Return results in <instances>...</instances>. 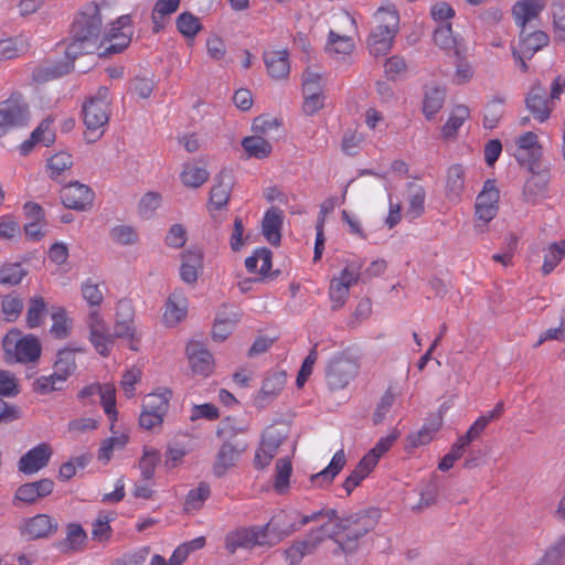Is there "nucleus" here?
I'll list each match as a JSON object with an SVG mask.
<instances>
[{
  "instance_id": "1",
  "label": "nucleus",
  "mask_w": 565,
  "mask_h": 565,
  "mask_svg": "<svg viewBox=\"0 0 565 565\" xmlns=\"http://www.w3.org/2000/svg\"><path fill=\"white\" fill-rule=\"evenodd\" d=\"M103 17L96 3H88L76 17L72 29V41L65 50L66 58L74 62L79 55L98 53L102 43Z\"/></svg>"
},
{
  "instance_id": "2",
  "label": "nucleus",
  "mask_w": 565,
  "mask_h": 565,
  "mask_svg": "<svg viewBox=\"0 0 565 565\" xmlns=\"http://www.w3.org/2000/svg\"><path fill=\"white\" fill-rule=\"evenodd\" d=\"M380 518L377 509H366L340 519L334 511L335 543L344 552H353L358 541L373 530Z\"/></svg>"
},
{
  "instance_id": "3",
  "label": "nucleus",
  "mask_w": 565,
  "mask_h": 565,
  "mask_svg": "<svg viewBox=\"0 0 565 565\" xmlns=\"http://www.w3.org/2000/svg\"><path fill=\"white\" fill-rule=\"evenodd\" d=\"M376 25L369 36V49L374 56L388 53L398 31L399 15L393 6L381 7L375 12Z\"/></svg>"
},
{
  "instance_id": "4",
  "label": "nucleus",
  "mask_w": 565,
  "mask_h": 565,
  "mask_svg": "<svg viewBox=\"0 0 565 565\" xmlns=\"http://www.w3.org/2000/svg\"><path fill=\"white\" fill-rule=\"evenodd\" d=\"M110 115L109 89L99 87L96 94L83 105V117L86 126L85 138L88 142L96 141L104 134Z\"/></svg>"
},
{
  "instance_id": "5",
  "label": "nucleus",
  "mask_w": 565,
  "mask_h": 565,
  "mask_svg": "<svg viewBox=\"0 0 565 565\" xmlns=\"http://www.w3.org/2000/svg\"><path fill=\"white\" fill-rule=\"evenodd\" d=\"M82 347H66L58 350L54 371L49 376H41L34 382L38 393L45 394L62 388V384L76 371V353H84Z\"/></svg>"
},
{
  "instance_id": "6",
  "label": "nucleus",
  "mask_w": 565,
  "mask_h": 565,
  "mask_svg": "<svg viewBox=\"0 0 565 565\" xmlns=\"http://www.w3.org/2000/svg\"><path fill=\"white\" fill-rule=\"evenodd\" d=\"M321 515V512L301 514L295 509L280 511L265 525L271 545L277 544L284 537L299 531L312 521L319 520Z\"/></svg>"
},
{
  "instance_id": "7",
  "label": "nucleus",
  "mask_w": 565,
  "mask_h": 565,
  "mask_svg": "<svg viewBox=\"0 0 565 565\" xmlns=\"http://www.w3.org/2000/svg\"><path fill=\"white\" fill-rule=\"evenodd\" d=\"M8 361L34 362L41 354V344L33 335L21 338L18 330L10 331L2 341Z\"/></svg>"
},
{
  "instance_id": "8",
  "label": "nucleus",
  "mask_w": 565,
  "mask_h": 565,
  "mask_svg": "<svg viewBox=\"0 0 565 565\" xmlns=\"http://www.w3.org/2000/svg\"><path fill=\"white\" fill-rule=\"evenodd\" d=\"M358 361L344 354L332 358L326 367V381L330 390L345 388L359 374Z\"/></svg>"
},
{
  "instance_id": "9",
  "label": "nucleus",
  "mask_w": 565,
  "mask_h": 565,
  "mask_svg": "<svg viewBox=\"0 0 565 565\" xmlns=\"http://www.w3.org/2000/svg\"><path fill=\"white\" fill-rule=\"evenodd\" d=\"M323 88V75L308 67L302 74V110L306 115L312 116L323 108L326 99Z\"/></svg>"
},
{
  "instance_id": "10",
  "label": "nucleus",
  "mask_w": 565,
  "mask_h": 565,
  "mask_svg": "<svg viewBox=\"0 0 565 565\" xmlns=\"http://www.w3.org/2000/svg\"><path fill=\"white\" fill-rule=\"evenodd\" d=\"M131 19L129 15L119 17L106 31L102 39L99 56L122 52L131 42Z\"/></svg>"
},
{
  "instance_id": "11",
  "label": "nucleus",
  "mask_w": 565,
  "mask_h": 565,
  "mask_svg": "<svg viewBox=\"0 0 565 565\" xmlns=\"http://www.w3.org/2000/svg\"><path fill=\"white\" fill-rule=\"evenodd\" d=\"M29 120L28 104L20 95H12L0 103V138L9 130L26 125Z\"/></svg>"
},
{
  "instance_id": "12",
  "label": "nucleus",
  "mask_w": 565,
  "mask_h": 565,
  "mask_svg": "<svg viewBox=\"0 0 565 565\" xmlns=\"http://www.w3.org/2000/svg\"><path fill=\"white\" fill-rule=\"evenodd\" d=\"M88 340L94 349L102 355L108 356L114 347V335L100 316L98 309H90L86 318Z\"/></svg>"
},
{
  "instance_id": "13",
  "label": "nucleus",
  "mask_w": 565,
  "mask_h": 565,
  "mask_svg": "<svg viewBox=\"0 0 565 565\" xmlns=\"http://www.w3.org/2000/svg\"><path fill=\"white\" fill-rule=\"evenodd\" d=\"M286 437L287 429L282 425L269 426L265 429L254 459L257 469H265L270 465Z\"/></svg>"
},
{
  "instance_id": "14",
  "label": "nucleus",
  "mask_w": 565,
  "mask_h": 565,
  "mask_svg": "<svg viewBox=\"0 0 565 565\" xmlns=\"http://www.w3.org/2000/svg\"><path fill=\"white\" fill-rule=\"evenodd\" d=\"M247 448L248 444L244 440L223 441L214 458L212 467L214 476L222 478L235 468Z\"/></svg>"
},
{
  "instance_id": "15",
  "label": "nucleus",
  "mask_w": 565,
  "mask_h": 565,
  "mask_svg": "<svg viewBox=\"0 0 565 565\" xmlns=\"http://www.w3.org/2000/svg\"><path fill=\"white\" fill-rule=\"evenodd\" d=\"M134 311L128 301H119L117 305L116 320L114 323V340L124 339L128 347L137 351L140 337L134 324Z\"/></svg>"
},
{
  "instance_id": "16",
  "label": "nucleus",
  "mask_w": 565,
  "mask_h": 565,
  "mask_svg": "<svg viewBox=\"0 0 565 565\" xmlns=\"http://www.w3.org/2000/svg\"><path fill=\"white\" fill-rule=\"evenodd\" d=\"M256 545H271L266 527L238 529L230 532L225 539V548L234 554L239 548H252Z\"/></svg>"
},
{
  "instance_id": "17",
  "label": "nucleus",
  "mask_w": 565,
  "mask_h": 565,
  "mask_svg": "<svg viewBox=\"0 0 565 565\" xmlns=\"http://www.w3.org/2000/svg\"><path fill=\"white\" fill-rule=\"evenodd\" d=\"M498 201L499 190L497 189L494 182L487 181L476 200L475 207L477 216V230L482 231V225L494 218L498 212Z\"/></svg>"
},
{
  "instance_id": "18",
  "label": "nucleus",
  "mask_w": 565,
  "mask_h": 565,
  "mask_svg": "<svg viewBox=\"0 0 565 565\" xmlns=\"http://www.w3.org/2000/svg\"><path fill=\"white\" fill-rule=\"evenodd\" d=\"M61 200L67 209L86 211L93 205L94 192L88 185L75 181L63 186Z\"/></svg>"
},
{
  "instance_id": "19",
  "label": "nucleus",
  "mask_w": 565,
  "mask_h": 565,
  "mask_svg": "<svg viewBox=\"0 0 565 565\" xmlns=\"http://www.w3.org/2000/svg\"><path fill=\"white\" fill-rule=\"evenodd\" d=\"M514 143V157L521 164L532 168L542 156L537 135L532 131L520 135L515 138Z\"/></svg>"
},
{
  "instance_id": "20",
  "label": "nucleus",
  "mask_w": 565,
  "mask_h": 565,
  "mask_svg": "<svg viewBox=\"0 0 565 565\" xmlns=\"http://www.w3.org/2000/svg\"><path fill=\"white\" fill-rule=\"evenodd\" d=\"M232 177L230 172L222 171L216 178L215 183L210 191L207 209L211 215L216 220L217 213L225 210L231 196Z\"/></svg>"
},
{
  "instance_id": "21",
  "label": "nucleus",
  "mask_w": 565,
  "mask_h": 565,
  "mask_svg": "<svg viewBox=\"0 0 565 565\" xmlns=\"http://www.w3.org/2000/svg\"><path fill=\"white\" fill-rule=\"evenodd\" d=\"M525 104L527 110L539 122H545L554 109V103L546 98L545 87L541 83L534 84L526 98Z\"/></svg>"
},
{
  "instance_id": "22",
  "label": "nucleus",
  "mask_w": 565,
  "mask_h": 565,
  "mask_svg": "<svg viewBox=\"0 0 565 565\" xmlns=\"http://www.w3.org/2000/svg\"><path fill=\"white\" fill-rule=\"evenodd\" d=\"M52 455L51 446L46 443H41L20 458L18 469L24 475H34L47 466Z\"/></svg>"
},
{
  "instance_id": "23",
  "label": "nucleus",
  "mask_w": 565,
  "mask_h": 565,
  "mask_svg": "<svg viewBox=\"0 0 565 565\" xmlns=\"http://www.w3.org/2000/svg\"><path fill=\"white\" fill-rule=\"evenodd\" d=\"M319 512L322 515L316 522L320 525L307 535L303 542L310 547L313 553L320 544H322L327 539H331L335 542V532L337 525L334 524V510H320Z\"/></svg>"
},
{
  "instance_id": "24",
  "label": "nucleus",
  "mask_w": 565,
  "mask_h": 565,
  "mask_svg": "<svg viewBox=\"0 0 565 565\" xmlns=\"http://www.w3.org/2000/svg\"><path fill=\"white\" fill-rule=\"evenodd\" d=\"M57 521L49 514H36L26 519L21 527V533L30 540H39L53 535L57 531Z\"/></svg>"
},
{
  "instance_id": "25",
  "label": "nucleus",
  "mask_w": 565,
  "mask_h": 565,
  "mask_svg": "<svg viewBox=\"0 0 565 565\" xmlns=\"http://www.w3.org/2000/svg\"><path fill=\"white\" fill-rule=\"evenodd\" d=\"M186 353L191 371L194 375L206 377L213 372V356L201 343H189Z\"/></svg>"
},
{
  "instance_id": "26",
  "label": "nucleus",
  "mask_w": 565,
  "mask_h": 565,
  "mask_svg": "<svg viewBox=\"0 0 565 565\" xmlns=\"http://www.w3.org/2000/svg\"><path fill=\"white\" fill-rule=\"evenodd\" d=\"M79 398H92L98 396L104 412L111 419L115 420L117 416L115 404V386L111 384L100 385L98 383L85 386L78 394Z\"/></svg>"
},
{
  "instance_id": "27",
  "label": "nucleus",
  "mask_w": 565,
  "mask_h": 565,
  "mask_svg": "<svg viewBox=\"0 0 565 565\" xmlns=\"http://www.w3.org/2000/svg\"><path fill=\"white\" fill-rule=\"evenodd\" d=\"M186 313L188 299L182 290L175 289L166 301L163 322L167 327H175L185 319Z\"/></svg>"
},
{
  "instance_id": "28",
  "label": "nucleus",
  "mask_w": 565,
  "mask_h": 565,
  "mask_svg": "<svg viewBox=\"0 0 565 565\" xmlns=\"http://www.w3.org/2000/svg\"><path fill=\"white\" fill-rule=\"evenodd\" d=\"M53 489L54 482L49 478H44L34 482H28L17 489L14 501L32 504L39 499L51 494Z\"/></svg>"
},
{
  "instance_id": "29",
  "label": "nucleus",
  "mask_w": 565,
  "mask_h": 565,
  "mask_svg": "<svg viewBox=\"0 0 565 565\" xmlns=\"http://www.w3.org/2000/svg\"><path fill=\"white\" fill-rule=\"evenodd\" d=\"M241 319V315L233 308H224L218 311L213 326L212 337L215 341L222 342L234 331Z\"/></svg>"
},
{
  "instance_id": "30",
  "label": "nucleus",
  "mask_w": 565,
  "mask_h": 565,
  "mask_svg": "<svg viewBox=\"0 0 565 565\" xmlns=\"http://www.w3.org/2000/svg\"><path fill=\"white\" fill-rule=\"evenodd\" d=\"M264 61L268 74L275 79L287 78L290 72L288 52L286 50H270L265 52Z\"/></svg>"
},
{
  "instance_id": "31",
  "label": "nucleus",
  "mask_w": 565,
  "mask_h": 565,
  "mask_svg": "<svg viewBox=\"0 0 565 565\" xmlns=\"http://www.w3.org/2000/svg\"><path fill=\"white\" fill-rule=\"evenodd\" d=\"M284 214L282 211L278 207H270L262 223V232L268 243L274 246H278L280 244L281 234L280 230L282 226Z\"/></svg>"
},
{
  "instance_id": "32",
  "label": "nucleus",
  "mask_w": 565,
  "mask_h": 565,
  "mask_svg": "<svg viewBox=\"0 0 565 565\" xmlns=\"http://www.w3.org/2000/svg\"><path fill=\"white\" fill-rule=\"evenodd\" d=\"M355 49L352 38L329 32L326 50L330 56L337 61H347Z\"/></svg>"
},
{
  "instance_id": "33",
  "label": "nucleus",
  "mask_w": 565,
  "mask_h": 565,
  "mask_svg": "<svg viewBox=\"0 0 565 565\" xmlns=\"http://www.w3.org/2000/svg\"><path fill=\"white\" fill-rule=\"evenodd\" d=\"M544 3L541 0H521L513 6V17L521 30H526V24L537 19Z\"/></svg>"
},
{
  "instance_id": "34",
  "label": "nucleus",
  "mask_w": 565,
  "mask_h": 565,
  "mask_svg": "<svg viewBox=\"0 0 565 565\" xmlns=\"http://www.w3.org/2000/svg\"><path fill=\"white\" fill-rule=\"evenodd\" d=\"M181 0H157L152 12V30L154 33L162 31L168 24L170 17L179 9Z\"/></svg>"
},
{
  "instance_id": "35",
  "label": "nucleus",
  "mask_w": 565,
  "mask_h": 565,
  "mask_svg": "<svg viewBox=\"0 0 565 565\" xmlns=\"http://www.w3.org/2000/svg\"><path fill=\"white\" fill-rule=\"evenodd\" d=\"M203 267V254L200 250H186L182 255L180 267L181 279L186 284H194Z\"/></svg>"
},
{
  "instance_id": "36",
  "label": "nucleus",
  "mask_w": 565,
  "mask_h": 565,
  "mask_svg": "<svg viewBox=\"0 0 565 565\" xmlns=\"http://www.w3.org/2000/svg\"><path fill=\"white\" fill-rule=\"evenodd\" d=\"M446 90L438 85L426 86L423 98V113L427 120H431L443 108Z\"/></svg>"
},
{
  "instance_id": "37",
  "label": "nucleus",
  "mask_w": 565,
  "mask_h": 565,
  "mask_svg": "<svg viewBox=\"0 0 565 565\" xmlns=\"http://www.w3.org/2000/svg\"><path fill=\"white\" fill-rule=\"evenodd\" d=\"M548 35L543 31L527 32L521 30L519 50L525 57H532L537 51L548 43Z\"/></svg>"
},
{
  "instance_id": "38",
  "label": "nucleus",
  "mask_w": 565,
  "mask_h": 565,
  "mask_svg": "<svg viewBox=\"0 0 565 565\" xmlns=\"http://www.w3.org/2000/svg\"><path fill=\"white\" fill-rule=\"evenodd\" d=\"M434 43L448 54H460V41L454 34L451 24L437 25L434 31Z\"/></svg>"
},
{
  "instance_id": "39",
  "label": "nucleus",
  "mask_w": 565,
  "mask_h": 565,
  "mask_svg": "<svg viewBox=\"0 0 565 565\" xmlns=\"http://www.w3.org/2000/svg\"><path fill=\"white\" fill-rule=\"evenodd\" d=\"M30 47L28 36L20 34L17 36L0 40V61L15 58L25 53Z\"/></svg>"
},
{
  "instance_id": "40",
  "label": "nucleus",
  "mask_w": 565,
  "mask_h": 565,
  "mask_svg": "<svg viewBox=\"0 0 565 565\" xmlns=\"http://www.w3.org/2000/svg\"><path fill=\"white\" fill-rule=\"evenodd\" d=\"M52 121L50 119L43 120L39 127L31 134L29 140L21 145V152L26 154L31 151L34 145L42 143L49 147L55 140L54 131L51 129Z\"/></svg>"
},
{
  "instance_id": "41",
  "label": "nucleus",
  "mask_w": 565,
  "mask_h": 565,
  "mask_svg": "<svg viewBox=\"0 0 565 565\" xmlns=\"http://www.w3.org/2000/svg\"><path fill=\"white\" fill-rule=\"evenodd\" d=\"M443 425L440 416H433L424 426L416 433L408 436L409 446L417 448L427 445L431 441L434 435L439 430Z\"/></svg>"
},
{
  "instance_id": "42",
  "label": "nucleus",
  "mask_w": 565,
  "mask_h": 565,
  "mask_svg": "<svg viewBox=\"0 0 565 565\" xmlns=\"http://www.w3.org/2000/svg\"><path fill=\"white\" fill-rule=\"evenodd\" d=\"M210 177L209 171L196 162H186L180 174L182 183L186 188H200Z\"/></svg>"
},
{
  "instance_id": "43",
  "label": "nucleus",
  "mask_w": 565,
  "mask_h": 565,
  "mask_svg": "<svg viewBox=\"0 0 565 565\" xmlns=\"http://www.w3.org/2000/svg\"><path fill=\"white\" fill-rule=\"evenodd\" d=\"M347 462L345 454L343 449L338 450L331 462L327 468L311 477V481L319 486L329 484L335 478V476L342 470Z\"/></svg>"
},
{
  "instance_id": "44",
  "label": "nucleus",
  "mask_w": 565,
  "mask_h": 565,
  "mask_svg": "<svg viewBox=\"0 0 565 565\" xmlns=\"http://www.w3.org/2000/svg\"><path fill=\"white\" fill-rule=\"evenodd\" d=\"M273 254L267 248H258L254 254L246 258L245 266L249 273H257L262 277H267L271 268Z\"/></svg>"
},
{
  "instance_id": "45",
  "label": "nucleus",
  "mask_w": 565,
  "mask_h": 565,
  "mask_svg": "<svg viewBox=\"0 0 565 565\" xmlns=\"http://www.w3.org/2000/svg\"><path fill=\"white\" fill-rule=\"evenodd\" d=\"M407 210L406 215L411 218L420 216L425 210L426 193L424 188L417 183H408L407 185Z\"/></svg>"
},
{
  "instance_id": "46",
  "label": "nucleus",
  "mask_w": 565,
  "mask_h": 565,
  "mask_svg": "<svg viewBox=\"0 0 565 565\" xmlns=\"http://www.w3.org/2000/svg\"><path fill=\"white\" fill-rule=\"evenodd\" d=\"M465 188V171L459 164L449 168L446 182V195L450 201L459 200Z\"/></svg>"
},
{
  "instance_id": "47",
  "label": "nucleus",
  "mask_w": 565,
  "mask_h": 565,
  "mask_svg": "<svg viewBox=\"0 0 565 565\" xmlns=\"http://www.w3.org/2000/svg\"><path fill=\"white\" fill-rule=\"evenodd\" d=\"M171 395L172 393L168 388H160L153 393L148 394L143 398L142 407L150 412L166 416Z\"/></svg>"
},
{
  "instance_id": "48",
  "label": "nucleus",
  "mask_w": 565,
  "mask_h": 565,
  "mask_svg": "<svg viewBox=\"0 0 565 565\" xmlns=\"http://www.w3.org/2000/svg\"><path fill=\"white\" fill-rule=\"evenodd\" d=\"M242 147L248 157L267 158L273 150L271 145L262 136L254 135L243 139Z\"/></svg>"
},
{
  "instance_id": "49",
  "label": "nucleus",
  "mask_w": 565,
  "mask_h": 565,
  "mask_svg": "<svg viewBox=\"0 0 565 565\" xmlns=\"http://www.w3.org/2000/svg\"><path fill=\"white\" fill-rule=\"evenodd\" d=\"M128 440L129 437L127 434L113 431V436L102 441L98 450V460L105 463L108 462L113 457V452L125 448Z\"/></svg>"
},
{
  "instance_id": "50",
  "label": "nucleus",
  "mask_w": 565,
  "mask_h": 565,
  "mask_svg": "<svg viewBox=\"0 0 565 565\" xmlns=\"http://www.w3.org/2000/svg\"><path fill=\"white\" fill-rule=\"evenodd\" d=\"M72 328L73 321L64 309L58 308L52 313L50 333L53 338L58 340L66 339L71 334Z\"/></svg>"
},
{
  "instance_id": "51",
  "label": "nucleus",
  "mask_w": 565,
  "mask_h": 565,
  "mask_svg": "<svg viewBox=\"0 0 565 565\" xmlns=\"http://www.w3.org/2000/svg\"><path fill=\"white\" fill-rule=\"evenodd\" d=\"M373 469L372 460L362 458L355 469L343 482L342 487L347 495L351 494V492L371 473Z\"/></svg>"
},
{
  "instance_id": "52",
  "label": "nucleus",
  "mask_w": 565,
  "mask_h": 565,
  "mask_svg": "<svg viewBox=\"0 0 565 565\" xmlns=\"http://www.w3.org/2000/svg\"><path fill=\"white\" fill-rule=\"evenodd\" d=\"M469 108L465 105H457L451 110L447 122L443 126L441 132L445 138H450L456 135L458 129L469 117Z\"/></svg>"
},
{
  "instance_id": "53",
  "label": "nucleus",
  "mask_w": 565,
  "mask_h": 565,
  "mask_svg": "<svg viewBox=\"0 0 565 565\" xmlns=\"http://www.w3.org/2000/svg\"><path fill=\"white\" fill-rule=\"evenodd\" d=\"M292 467L288 458H280L276 462L274 489L279 494H285L289 489V479Z\"/></svg>"
},
{
  "instance_id": "54",
  "label": "nucleus",
  "mask_w": 565,
  "mask_h": 565,
  "mask_svg": "<svg viewBox=\"0 0 565 565\" xmlns=\"http://www.w3.org/2000/svg\"><path fill=\"white\" fill-rule=\"evenodd\" d=\"M565 257V239L559 243L551 244L544 253V262L542 266V273L544 275L551 274L555 267Z\"/></svg>"
},
{
  "instance_id": "55",
  "label": "nucleus",
  "mask_w": 565,
  "mask_h": 565,
  "mask_svg": "<svg viewBox=\"0 0 565 565\" xmlns=\"http://www.w3.org/2000/svg\"><path fill=\"white\" fill-rule=\"evenodd\" d=\"M247 429L248 426L245 423L238 422L232 417H226L218 424L216 436L223 439V441L233 440L235 436L246 433Z\"/></svg>"
},
{
  "instance_id": "56",
  "label": "nucleus",
  "mask_w": 565,
  "mask_h": 565,
  "mask_svg": "<svg viewBox=\"0 0 565 565\" xmlns=\"http://www.w3.org/2000/svg\"><path fill=\"white\" fill-rule=\"evenodd\" d=\"M46 315V302L42 297H33L29 301V307L26 311V324L29 328L33 329L43 322V319Z\"/></svg>"
},
{
  "instance_id": "57",
  "label": "nucleus",
  "mask_w": 565,
  "mask_h": 565,
  "mask_svg": "<svg viewBox=\"0 0 565 565\" xmlns=\"http://www.w3.org/2000/svg\"><path fill=\"white\" fill-rule=\"evenodd\" d=\"M210 492L209 484L203 482L195 489L190 490L184 501V510L186 512L200 510L210 497Z\"/></svg>"
},
{
  "instance_id": "58",
  "label": "nucleus",
  "mask_w": 565,
  "mask_h": 565,
  "mask_svg": "<svg viewBox=\"0 0 565 565\" xmlns=\"http://www.w3.org/2000/svg\"><path fill=\"white\" fill-rule=\"evenodd\" d=\"M175 24L178 31L185 38H194L202 28L199 18L191 12H182L179 14Z\"/></svg>"
},
{
  "instance_id": "59",
  "label": "nucleus",
  "mask_w": 565,
  "mask_h": 565,
  "mask_svg": "<svg viewBox=\"0 0 565 565\" xmlns=\"http://www.w3.org/2000/svg\"><path fill=\"white\" fill-rule=\"evenodd\" d=\"M110 238L114 243L128 246L139 242V235L135 227L130 225H117L110 230Z\"/></svg>"
},
{
  "instance_id": "60",
  "label": "nucleus",
  "mask_w": 565,
  "mask_h": 565,
  "mask_svg": "<svg viewBox=\"0 0 565 565\" xmlns=\"http://www.w3.org/2000/svg\"><path fill=\"white\" fill-rule=\"evenodd\" d=\"M113 520L111 514L100 513L95 522L93 523L92 537L94 541L99 543H107L111 537L110 521Z\"/></svg>"
},
{
  "instance_id": "61",
  "label": "nucleus",
  "mask_w": 565,
  "mask_h": 565,
  "mask_svg": "<svg viewBox=\"0 0 565 565\" xmlns=\"http://www.w3.org/2000/svg\"><path fill=\"white\" fill-rule=\"evenodd\" d=\"M159 461L160 454L158 450L151 448L143 450V455L139 461V469L143 479L150 480L153 478Z\"/></svg>"
},
{
  "instance_id": "62",
  "label": "nucleus",
  "mask_w": 565,
  "mask_h": 565,
  "mask_svg": "<svg viewBox=\"0 0 565 565\" xmlns=\"http://www.w3.org/2000/svg\"><path fill=\"white\" fill-rule=\"evenodd\" d=\"M82 296L92 309H97L104 300L100 285L90 278L82 284Z\"/></svg>"
},
{
  "instance_id": "63",
  "label": "nucleus",
  "mask_w": 565,
  "mask_h": 565,
  "mask_svg": "<svg viewBox=\"0 0 565 565\" xmlns=\"http://www.w3.org/2000/svg\"><path fill=\"white\" fill-rule=\"evenodd\" d=\"M86 533L78 524H70L67 526L66 539L63 543L65 551H78L86 541Z\"/></svg>"
},
{
  "instance_id": "64",
  "label": "nucleus",
  "mask_w": 565,
  "mask_h": 565,
  "mask_svg": "<svg viewBox=\"0 0 565 565\" xmlns=\"http://www.w3.org/2000/svg\"><path fill=\"white\" fill-rule=\"evenodd\" d=\"M565 558V537H559L545 552L541 561L545 565H562Z\"/></svg>"
}]
</instances>
